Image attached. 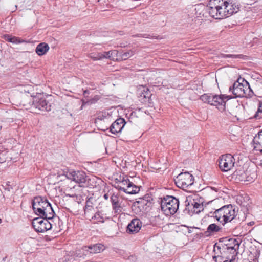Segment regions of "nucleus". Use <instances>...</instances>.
<instances>
[{"mask_svg":"<svg viewBox=\"0 0 262 262\" xmlns=\"http://www.w3.org/2000/svg\"><path fill=\"white\" fill-rule=\"evenodd\" d=\"M117 51L116 50L110 51L108 52H101L102 56L103 58H108L110 59H114L113 55L116 54Z\"/></svg>","mask_w":262,"mask_h":262,"instance_id":"nucleus-26","label":"nucleus"},{"mask_svg":"<svg viewBox=\"0 0 262 262\" xmlns=\"http://www.w3.org/2000/svg\"><path fill=\"white\" fill-rule=\"evenodd\" d=\"M230 91L235 96V97H244L249 95L251 91L249 83L244 79L239 78L230 86Z\"/></svg>","mask_w":262,"mask_h":262,"instance_id":"nucleus-4","label":"nucleus"},{"mask_svg":"<svg viewBox=\"0 0 262 262\" xmlns=\"http://www.w3.org/2000/svg\"><path fill=\"white\" fill-rule=\"evenodd\" d=\"M89 94V91L88 90H86L83 91V95L85 97H88Z\"/></svg>","mask_w":262,"mask_h":262,"instance_id":"nucleus-42","label":"nucleus"},{"mask_svg":"<svg viewBox=\"0 0 262 262\" xmlns=\"http://www.w3.org/2000/svg\"><path fill=\"white\" fill-rule=\"evenodd\" d=\"M49 50L48 45L45 42H42L37 45L35 51L38 55L42 56L45 55Z\"/></svg>","mask_w":262,"mask_h":262,"instance_id":"nucleus-22","label":"nucleus"},{"mask_svg":"<svg viewBox=\"0 0 262 262\" xmlns=\"http://www.w3.org/2000/svg\"><path fill=\"white\" fill-rule=\"evenodd\" d=\"M224 245L222 244L221 246L217 245L215 244L214 246V252H215L216 250H222L224 253H230L233 255L237 254V250L238 249L239 243L238 241L235 238H225L224 239Z\"/></svg>","mask_w":262,"mask_h":262,"instance_id":"nucleus-5","label":"nucleus"},{"mask_svg":"<svg viewBox=\"0 0 262 262\" xmlns=\"http://www.w3.org/2000/svg\"><path fill=\"white\" fill-rule=\"evenodd\" d=\"M91 58L94 60H98L103 59L101 53H91L90 55Z\"/></svg>","mask_w":262,"mask_h":262,"instance_id":"nucleus-31","label":"nucleus"},{"mask_svg":"<svg viewBox=\"0 0 262 262\" xmlns=\"http://www.w3.org/2000/svg\"><path fill=\"white\" fill-rule=\"evenodd\" d=\"M235 213V207L231 204H229L216 209L212 213L211 216L215 218L223 225H225L226 223L235 219L236 216Z\"/></svg>","mask_w":262,"mask_h":262,"instance_id":"nucleus-2","label":"nucleus"},{"mask_svg":"<svg viewBox=\"0 0 262 262\" xmlns=\"http://www.w3.org/2000/svg\"><path fill=\"white\" fill-rule=\"evenodd\" d=\"M179 206V201L176 197L165 192V215L174 214Z\"/></svg>","mask_w":262,"mask_h":262,"instance_id":"nucleus-7","label":"nucleus"},{"mask_svg":"<svg viewBox=\"0 0 262 262\" xmlns=\"http://www.w3.org/2000/svg\"><path fill=\"white\" fill-rule=\"evenodd\" d=\"M257 0H247L246 4L248 5H251L253 3L255 2Z\"/></svg>","mask_w":262,"mask_h":262,"instance_id":"nucleus-40","label":"nucleus"},{"mask_svg":"<svg viewBox=\"0 0 262 262\" xmlns=\"http://www.w3.org/2000/svg\"><path fill=\"white\" fill-rule=\"evenodd\" d=\"M32 106L38 110L49 111L51 110L50 105L41 94L32 98Z\"/></svg>","mask_w":262,"mask_h":262,"instance_id":"nucleus-11","label":"nucleus"},{"mask_svg":"<svg viewBox=\"0 0 262 262\" xmlns=\"http://www.w3.org/2000/svg\"><path fill=\"white\" fill-rule=\"evenodd\" d=\"M141 222L140 220L136 218L132 220L127 226V230L129 232L134 233L138 232L141 228Z\"/></svg>","mask_w":262,"mask_h":262,"instance_id":"nucleus-19","label":"nucleus"},{"mask_svg":"<svg viewBox=\"0 0 262 262\" xmlns=\"http://www.w3.org/2000/svg\"><path fill=\"white\" fill-rule=\"evenodd\" d=\"M163 191V190L162 188H159L156 190L155 192V195L158 196L159 199L160 200L159 201V203H160L161 208V210L163 211L164 209V205H163V202L164 198H162V196H161V194H162V192Z\"/></svg>","mask_w":262,"mask_h":262,"instance_id":"nucleus-25","label":"nucleus"},{"mask_svg":"<svg viewBox=\"0 0 262 262\" xmlns=\"http://www.w3.org/2000/svg\"><path fill=\"white\" fill-rule=\"evenodd\" d=\"M111 201L112 204L113 208L115 210V212L118 213L121 212L122 207L120 202V199L119 197L117 195L113 194L111 197Z\"/></svg>","mask_w":262,"mask_h":262,"instance_id":"nucleus-21","label":"nucleus"},{"mask_svg":"<svg viewBox=\"0 0 262 262\" xmlns=\"http://www.w3.org/2000/svg\"><path fill=\"white\" fill-rule=\"evenodd\" d=\"M46 205L39 216L44 219L51 220L54 217L55 212L49 202Z\"/></svg>","mask_w":262,"mask_h":262,"instance_id":"nucleus-16","label":"nucleus"},{"mask_svg":"<svg viewBox=\"0 0 262 262\" xmlns=\"http://www.w3.org/2000/svg\"><path fill=\"white\" fill-rule=\"evenodd\" d=\"M119 190L128 194H136L139 192L140 187L135 185L131 182V185H128L126 188L120 185L119 186Z\"/></svg>","mask_w":262,"mask_h":262,"instance_id":"nucleus-20","label":"nucleus"},{"mask_svg":"<svg viewBox=\"0 0 262 262\" xmlns=\"http://www.w3.org/2000/svg\"><path fill=\"white\" fill-rule=\"evenodd\" d=\"M125 124V121L123 118H118L112 124L110 130L112 134L116 135L121 131Z\"/></svg>","mask_w":262,"mask_h":262,"instance_id":"nucleus-15","label":"nucleus"},{"mask_svg":"<svg viewBox=\"0 0 262 262\" xmlns=\"http://www.w3.org/2000/svg\"><path fill=\"white\" fill-rule=\"evenodd\" d=\"M48 201L41 196L35 197L32 202V208L36 214L39 216Z\"/></svg>","mask_w":262,"mask_h":262,"instance_id":"nucleus-13","label":"nucleus"},{"mask_svg":"<svg viewBox=\"0 0 262 262\" xmlns=\"http://www.w3.org/2000/svg\"><path fill=\"white\" fill-rule=\"evenodd\" d=\"M92 218L96 219L98 222H103V217L101 216L99 212L95 213L94 216H93Z\"/></svg>","mask_w":262,"mask_h":262,"instance_id":"nucleus-38","label":"nucleus"},{"mask_svg":"<svg viewBox=\"0 0 262 262\" xmlns=\"http://www.w3.org/2000/svg\"><path fill=\"white\" fill-rule=\"evenodd\" d=\"M104 249V246L101 244H96L89 246H84L82 248L85 255L89 254H95L100 253Z\"/></svg>","mask_w":262,"mask_h":262,"instance_id":"nucleus-14","label":"nucleus"},{"mask_svg":"<svg viewBox=\"0 0 262 262\" xmlns=\"http://www.w3.org/2000/svg\"><path fill=\"white\" fill-rule=\"evenodd\" d=\"M248 224L250 225H252L254 224V222H250Z\"/></svg>","mask_w":262,"mask_h":262,"instance_id":"nucleus-45","label":"nucleus"},{"mask_svg":"<svg viewBox=\"0 0 262 262\" xmlns=\"http://www.w3.org/2000/svg\"><path fill=\"white\" fill-rule=\"evenodd\" d=\"M13 188L12 186L9 187V186H6L5 187V190L6 191H7L8 192H10L12 190Z\"/></svg>","mask_w":262,"mask_h":262,"instance_id":"nucleus-41","label":"nucleus"},{"mask_svg":"<svg viewBox=\"0 0 262 262\" xmlns=\"http://www.w3.org/2000/svg\"><path fill=\"white\" fill-rule=\"evenodd\" d=\"M192 21H193V23L191 24V28L192 29H195V27L201 23L200 19H198L196 18H194V19H192Z\"/></svg>","mask_w":262,"mask_h":262,"instance_id":"nucleus-37","label":"nucleus"},{"mask_svg":"<svg viewBox=\"0 0 262 262\" xmlns=\"http://www.w3.org/2000/svg\"><path fill=\"white\" fill-rule=\"evenodd\" d=\"M221 0H210L208 5L206 6L204 5H199L198 6V10H202V11L200 13V15L204 17H207V14L211 17L216 19H221V15H222L223 12H219V8L221 4Z\"/></svg>","mask_w":262,"mask_h":262,"instance_id":"nucleus-3","label":"nucleus"},{"mask_svg":"<svg viewBox=\"0 0 262 262\" xmlns=\"http://www.w3.org/2000/svg\"><path fill=\"white\" fill-rule=\"evenodd\" d=\"M235 159L231 154H226L221 156L219 160V167L222 171H228L234 166Z\"/></svg>","mask_w":262,"mask_h":262,"instance_id":"nucleus-10","label":"nucleus"},{"mask_svg":"<svg viewBox=\"0 0 262 262\" xmlns=\"http://www.w3.org/2000/svg\"><path fill=\"white\" fill-rule=\"evenodd\" d=\"M231 98V96L222 94L217 95L212 94H204L200 96V99L203 102L215 106L221 111H224L227 109L232 116L236 117V114L235 112H230L228 103H227Z\"/></svg>","mask_w":262,"mask_h":262,"instance_id":"nucleus-1","label":"nucleus"},{"mask_svg":"<svg viewBox=\"0 0 262 262\" xmlns=\"http://www.w3.org/2000/svg\"><path fill=\"white\" fill-rule=\"evenodd\" d=\"M142 36L144 38H149L150 35L148 34H145L144 35H142Z\"/></svg>","mask_w":262,"mask_h":262,"instance_id":"nucleus-43","label":"nucleus"},{"mask_svg":"<svg viewBox=\"0 0 262 262\" xmlns=\"http://www.w3.org/2000/svg\"><path fill=\"white\" fill-rule=\"evenodd\" d=\"M194 177L188 172H182L174 179L176 185L183 189L191 187L194 182Z\"/></svg>","mask_w":262,"mask_h":262,"instance_id":"nucleus-6","label":"nucleus"},{"mask_svg":"<svg viewBox=\"0 0 262 262\" xmlns=\"http://www.w3.org/2000/svg\"><path fill=\"white\" fill-rule=\"evenodd\" d=\"M221 4L225 5L227 8V12L229 16L237 13L239 10L240 4L237 0H221Z\"/></svg>","mask_w":262,"mask_h":262,"instance_id":"nucleus-12","label":"nucleus"},{"mask_svg":"<svg viewBox=\"0 0 262 262\" xmlns=\"http://www.w3.org/2000/svg\"><path fill=\"white\" fill-rule=\"evenodd\" d=\"M222 228L215 224H211L208 226L207 229L206 233L208 234H212L215 232H218L221 230Z\"/></svg>","mask_w":262,"mask_h":262,"instance_id":"nucleus-23","label":"nucleus"},{"mask_svg":"<svg viewBox=\"0 0 262 262\" xmlns=\"http://www.w3.org/2000/svg\"><path fill=\"white\" fill-rule=\"evenodd\" d=\"M254 118L256 119H259L262 118V103H259L258 108L254 116Z\"/></svg>","mask_w":262,"mask_h":262,"instance_id":"nucleus-30","label":"nucleus"},{"mask_svg":"<svg viewBox=\"0 0 262 262\" xmlns=\"http://www.w3.org/2000/svg\"><path fill=\"white\" fill-rule=\"evenodd\" d=\"M221 254L222 255H219L220 257H221V262H232V260L230 259L229 257H225V254L223 252H221L220 250Z\"/></svg>","mask_w":262,"mask_h":262,"instance_id":"nucleus-35","label":"nucleus"},{"mask_svg":"<svg viewBox=\"0 0 262 262\" xmlns=\"http://www.w3.org/2000/svg\"><path fill=\"white\" fill-rule=\"evenodd\" d=\"M192 205L193 206V211L196 213H199L201 210H203V205L202 204L194 201L192 203Z\"/></svg>","mask_w":262,"mask_h":262,"instance_id":"nucleus-27","label":"nucleus"},{"mask_svg":"<svg viewBox=\"0 0 262 262\" xmlns=\"http://www.w3.org/2000/svg\"><path fill=\"white\" fill-rule=\"evenodd\" d=\"M49 220L40 216V217L34 219L32 224L37 232L43 233L52 228V225L49 221Z\"/></svg>","mask_w":262,"mask_h":262,"instance_id":"nucleus-9","label":"nucleus"},{"mask_svg":"<svg viewBox=\"0 0 262 262\" xmlns=\"http://www.w3.org/2000/svg\"><path fill=\"white\" fill-rule=\"evenodd\" d=\"M1 222H2V220H1V219H0V223H1Z\"/></svg>","mask_w":262,"mask_h":262,"instance_id":"nucleus-47","label":"nucleus"},{"mask_svg":"<svg viewBox=\"0 0 262 262\" xmlns=\"http://www.w3.org/2000/svg\"><path fill=\"white\" fill-rule=\"evenodd\" d=\"M219 6H220L221 8H219V12H223V13L222 15H221V19H223L225 17H229L228 14H227V8L225 6V5L222 4L219 5Z\"/></svg>","mask_w":262,"mask_h":262,"instance_id":"nucleus-28","label":"nucleus"},{"mask_svg":"<svg viewBox=\"0 0 262 262\" xmlns=\"http://www.w3.org/2000/svg\"><path fill=\"white\" fill-rule=\"evenodd\" d=\"M129 185H131V181H130L128 177L125 176L122 178V179L118 184L116 188L119 189V186L120 185L121 186H124L126 188Z\"/></svg>","mask_w":262,"mask_h":262,"instance_id":"nucleus-24","label":"nucleus"},{"mask_svg":"<svg viewBox=\"0 0 262 262\" xmlns=\"http://www.w3.org/2000/svg\"><path fill=\"white\" fill-rule=\"evenodd\" d=\"M138 93L140 101H143L145 102L149 101L151 96V93L147 88L142 86L138 90Z\"/></svg>","mask_w":262,"mask_h":262,"instance_id":"nucleus-18","label":"nucleus"},{"mask_svg":"<svg viewBox=\"0 0 262 262\" xmlns=\"http://www.w3.org/2000/svg\"><path fill=\"white\" fill-rule=\"evenodd\" d=\"M133 55L134 52L133 51L130 50L128 52L123 53L121 55V58L123 60H126L128 58L130 57L131 56H132Z\"/></svg>","mask_w":262,"mask_h":262,"instance_id":"nucleus-33","label":"nucleus"},{"mask_svg":"<svg viewBox=\"0 0 262 262\" xmlns=\"http://www.w3.org/2000/svg\"><path fill=\"white\" fill-rule=\"evenodd\" d=\"M104 198L105 199V200H107L108 198V194H105L104 195Z\"/></svg>","mask_w":262,"mask_h":262,"instance_id":"nucleus-44","label":"nucleus"},{"mask_svg":"<svg viewBox=\"0 0 262 262\" xmlns=\"http://www.w3.org/2000/svg\"><path fill=\"white\" fill-rule=\"evenodd\" d=\"M4 38L5 40L7 41L12 42V43H16L17 42V38L15 37H13L9 35H5L4 36Z\"/></svg>","mask_w":262,"mask_h":262,"instance_id":"nucleus-32","label":"nucleus"},{"mask_svg":"<svg viewBox=\"0 0 262 262\" xmlns=\"http://www.w3.org/2000/svg\"><path fill=\"white\" fill-rule=\"evenodd\" d=\"M67 178L79 184L80 187H88L89 181L87 176L83 171H69L67 172L66 174Z\"/></svg>","mask_w":262,"mask_h":262,"instance_id":"nucleus-8","label":"nucleus"},{"mask_svg":"<svg viewBox=\"0 0 262 262\" xmlns=\"http://www.w3.org/2000/svg\"><path fill=\"white\" fill-rule=\"evenodd\" d=\"M253 149L257 151L262 152V130L259 131L253 140Z\"/></svg>","mask_w":262,"mask_h":262,"instance_id":"nucleus-17","label":"nucleus"},{"mask_svg":"<svg viewBox=\"0 0 262 262\" xmlns=\"http://www.w3.org/2000/svg\"><path fill=\"white\" fill-rule=\"evenodd\" d=\"M91 202L90 201H86V204L84 208V212L86 214L87 212H89V211L92 209H94L93 207L91 205Z\"/></svg>","mask_w":262,"mask_h":262,"instance_id":"nucleus-34","label":"nucleus"},{"mask_svg":"<svg viewBox=\"0 0 262 262\" xmlns=\"http://www.w3.org/2000/svg\"><path fill=\"white\" fill-rule=\"evenodd\" d=\"M9 183H10V182L7 183V184H6V186H9V187L11 186L9 184Z\"/></svg>","mask_w":262,"mask_h":262,"instance_id":"nucleus-46","label":"nucleus"},{"mask_svg":"<svg viewBox=\"0 0 262 262\" xmlns=\"http://www.w3.org/2000/svg\"><path fill=\"white\" fill-rule=\"evenodd\" d=\"M242 55H234V54H222L221 56L223 58H241Z\"/></svg>","mask_w":262,"mask_h":262,"instance_id":"nucleus-36","label":"nucleus"},{"mask_svg":"<svg viewBox=\"0 0 262 262\" xmlns=\"http://www.w3.org/2000/svg\"><path fill=\"white\" fill-rule=\"evenodd\" d=\"M234 174L236 176H239V178L238 179L242 181H249L250 180L247 179V178L246 177V173H245L244 171H236L234 172Z\"/></svg>","mask_w":262,"mask_h":262,"instance_id":"nucleus-29","label":"nucleus"},{"mask_svg":"<svg viewBox=\"0 0 262 262\" xmlns=\"http://www.w3.org/2000/svg\"><path fill=\"white\" fill-rule=\"evenodd\" d=\"M213 259L214 260V262H221V257H220L219 255L214 256H213Z\"/></svg>","mask_w":262,"mask_h":262,"instance_id":"nucleus-39","label":"nucleus"}]
</instances>
